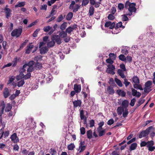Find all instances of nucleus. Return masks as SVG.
<instances>
[{
    "label": "nucleus",
    "instance_id": "nucleus-1",
    "mask_svg": "<svg viewBox=\"0 0 155 155\" xmlns=\"http://www.w3.org/2000/svg\"><path fill=\"white\" fill-rule=\"evenodd\" d=\"M136 4L135 3H130L129 1H127L125 4V8H128L129 13L127 14V15L131 16L132 15L133 12H135L137 9L135 7Z\"/></svg>",
    "mask_w": 155,
    "mask_h": 155
},
{
    "label": "nucleus",
    "instance_id": "nucleus-2",
    "mask_svg": "<svg viewBox=\"0 0 155 155\" xmlns=\"http://www.w3.org/2000/svg\"><path fill=\"white\" fill-rule=\"evenodd\" d=\"M154 128L152 126H151L147 128L146 130L141 131L139 136V138H141L143 137H146L148 135L149 133L151 132L152 130H153Z\"/></svg>",
    "mask_w": 155,
    "mask_h": 155
},
{
    "label": "nucleus",
    "instance_id": "nucleus-3",
    "mask_svg": "<svg viewBox=\"0 0 155 155\" xmlns=\"http://www.w3.org/2000/svg\"><path fill=\"white\" fill-rule=\"evenodd\" d=\"M75 3V2L74 1H72L69 7V9H73V12H74L78 11L80 8V6L76 4L74 8L73 7Z\"/></svg>",
    "mask_w": 155,
    "mask_h": 155
},
{
    "label": "nucleus",
    "instance_id": "nucleus-4",
    "mask_svg": "<svg viewBox=\"0 0 155 155\" xmlns=\"http://www.w3.org/2000/svg\"><path fill=\"white\" fill-rule=\"evenodd\" d=\"M22 30L21 29L14 30L11 33V35L13 37H19L21 35Z\"/></svg>",
    "mask_w": 155,
    "mask_h": 155
},
{
    "label": "nucleus",
    "instance_id": "nucleus-5",
    "mask_svg": "<svg viewBox=\"0 0 155 155\" xmlns=\"http://www.w3.org/2000/svg\"><path fill=\"white\" fill-rule=\"evenodd\" d=\"M108 68L106 70V72L107 73L114 75L115 74V72L114 71L115 69V66L112 65H109L108 66Z\"/></svg>",
    "mask_w": 155,
    "mask_h": 155
},
{
    "label": "nucleus",
    "instance_id": "nucleus-6",
    "mask_svg": "<svg viewBox=\"0 0 155 155\" xmlns=\"http://www.w3.org/2000/svg\"><path fill=\"white\" fill-rule=\"evenodd\" d=\"M52 40L57 43L58 44L60 45L61 43L60 37L59 35H53L51 38Z\"/></svg>",
    "mask_w": 155,
    "mask_h": 155
},
{
    "label": "nucleus",
    "instance_id": "nucleus-7",
    "mask_svg": "<svg viewBox=\"0 0 155 155\" xmlns=\"http://www.w3.org/2000/svg\"><path fill=\"white\" fill-rule=\"evenodd\" d=\"M23 78H24L25 79H28L29 78L28 74H27L25 76L24 74L23 73H20V74L16 77V79L17 81H18L22 79Z\"/></svg>",
    "mask_w": 155,
    "mask_h": 155
},
{
    "label": "nucleus",
    "instance_id": "nucleus-8",
    "mask_svg": "<svg viewBox=\"0 0 155 155\" xmlns=\"http://www.w3.org/2000/svg\"><path fill=\"white\" fill-rule=\"evenodd\" d=\"M115 25L114 22L112 23L111 21H108L105 23L104 26L106 27H109L110 29H112L115 27Z\"/></svg>",
    "mask_w": 155,
    "mask_h": 155
},
{
    "label": "nucleus",
    "instance_id": "nucleus-9",
    "mask_svg": "<svg viewBox=\"0 0 155 155\" xmlns=\"http://www.w3.org/2000/svg\"><path fill=\"white\" fill-rule=\"evenodd\" d=\"M11 140L14 143H16L19 141L18 137H17V134L16 133H14L11 135L10 137Z\"/></svg>",
    "mask_w": 155,
    "mask_h": 155
},
{
    "label": "nucleus",
    "instance_id": "nucleus-10",
    "mask_svg": "<svg viewBox=\"0 0 155 155\" xmlns=\"http://www.w3.org/2000/svg\"><path fill=\"white\" fill-rule=\"evenodd\" d=\"M131 89L132 94L133 96L137 97H139L140 96L141 94L140 92L137 91L136 90L133 88H132Z\"/></svg>",
    "mask_w": 155,
    "mask_h": 155
},
{
    "label": "nucleus",
    "instance_id": "nucleus-11",
    "mask_svg": "<svg viewBox=\"0 0 155 155\" xmlns=\"http://www.w3.org/2000/svg\"><path fill=\"white\" fill-rule=\"evenodd\" d=\"M4 10L6 14V17L8 19L11 16V10L10 8H5Z\"/></svg>",
    "mask_w": 155,
    "mask_h": 155
},
{
    "label": "nucleus",
    "instance_id": "nucleus-12",
    "mask_svg": "<svg viewBox=\"0 0 155 155\" xmlns=\"http://www.w3.org/2000/svg\"><path fill=\"white\" fill-rule=\"evenodd\" d=\"M3 94L5 98H6L8 97L10 95V93L8 89L5 87L3 92Z\"/></svg>",
    "mask_w": 155,
    "mask_h": 155
},
{
    "label": "nucleus",
    "instance_id": "nucleus-13",
    "mask_svg": "<svg viewBox=\"0 0 155 155\" xmlns=\"http://www.w3.org/2000/svg\"><path fill=\"white\" fill-rule=\"evenodd\" d=\"M74 107H81L82 102L81 100H77L73 101Z\"/></svg>",
    "mask_w": 155,
    "mask_h": 155
},
{
    "label": "nucleus",
    "instance_id": "nucleus-14",
    "mask_svg": "<svg viewBox=\"0 0 155 155\" xmlns=\"http://www.w3.org/2000/svg\"><path fill=\"white\" fill-rule=\"evenodd\" d=\"M106 91L107 93L109 94H113L114 93L113 88L111 86H109L107 87Z\"/></svg>",
    "mask_w": 155,
    "mask_h": 155
},
{
    "label": "nucleus",
    "instance_id": "nucleus-15",
    "mask_svg": "<svg viewBox=\"0 0 155 155\" xmlns=\"http://www.w3.org/2000/svg\"><path fill=\"white\" fill-rule=\"evenodd\" d=\"M74 90L77 93L80 92L81 90V86L80 84L77 85L76 84L74 85Z\"/></svg>",
    "mask_w": 155,
    "mask_h": 155
},
{
    "label": "nucleus",
    "instance_id": "nucleus-16",
    "mask_svg": "<svg viewBox=\"0 0 155 155\" xmlns=\"http://www.w3.org/2000/svg\"><path fill=\"white\" fill-rule=\"evenodd\" d=\"M129 101L127 100H125L123 101L122 103V107L124 109H127V108L129 105Z\"/></svg>",
    "mask_w": 155,
    "mask_h": 155
},
{
    "label": "nucleus",
    "instance_id": "nucleus-17",
    "mask_svg": "<svg viewBox=\"0 0 155 155\" xmlns=\"http://www.w3.org/2000/svg\"><path fill=\"white\" fill-rule=\"evenodd\" d=\"M58 32L59 33V36L61 38H64L67 36V34L66 31H65L63 30H61L59 31Z\"/></svg>",
    "mask_w": 155,
    "mask_h": 155
},
{
    "label": "nucleus",
    "instance_id": "nucleus-18",
    "mask_svg": "<svg viewBox=\"0 0 155 155\" xmlns=\"http://www.w3.org/2000/svg\"><path fill=\"white\" fill-rule=\"evenodd\" d=\"M48 51V48L46 46L40 49V53L42 54L47 53Z\"/></svg>",
    "mask_w": 155,
    "mask_h": 155
},
{
    "label": "nucleus",
    "instance_id": "nucleus-19",
    "mask_svg": "<svg viewBox=\"0 0 155 155\" xmlns=\"http://www.w3.org/2000/svg\"><path fill=\"white\" fill-rule=\"evenodd\" d=\"M117 93L119 96H121L122 97H124L125 96L126 93L124 91L121 89H118L117 91Z\"/></svg>",
    "mask_w": 155,
    "mask_h": 155
},
{
    "label": "nucleus",
    "instance_id": "nucleus-20",
    "mask_svg": "<svg viewBox=\"0 0 155 155\" xmlns=\"http://www.w3.org/2000/svg\"><path fill=\"white\" fill-rule=\"evenodd\" d=\"M73 13L72 12H69L66 15V18L68 21H70L71 19L73 17Z\"/></svg>",
    "mask_w": 155,
    "mask_h": 155
},
{
    "label": "nucleus",
    "instance_id": "nucleus-21",
    "mask_svg": "<svg viewBox=\"0 0 155 155\" xmlns=\"http://www.w3.org/2000/svg\"><path fill=\"white\" fill-rule=\"evenodd\" d=\"M124 109L122 107H118L117 109V112L118 115H121L124 111Z\"/></svg>",
    "mask_w": 155,
    "mask_h": 155
},
{
    "label": "nucleus",
    "instance_id": "nucleus-22",
    "mask_svg": "<svg viewBox=\"0 0 155 155\" xmlns=\"http://www.w3.org/2000/svg\"><path fill=\"white\" fill-rule=\"evenodd\" d=\"M35 64V62L33 61H30V72H31L35 69V67H33L32 66Z\"/></svg>",
    "mask_w": 155,
    "mask_h": 155
},
{
    "label": "nucleus",
    "instance_id": "nucleus-23",
    "mask_svg": "<svg viewBox=\"0 0 155 155\" xmlns=\"http://www.w3.org/2000/svg\"><path fill=\"white\" fill-rule=\"evenodd\" d=\"M94 9L92 6H91L89 7L88 14L90 16L93 15L94 14Z\"/></svg>",
    "mask_w": 155,
    "mask_h": 155
},
{
    "label": "nucleus",
    "instance_id": "nucleus-24",
    "mask_svg": "<svg viewBox=\"0 0 155 155\" xmlns=\"http://www.w3.org/2000/svg\"><path fill=\"white\" fill-rule=\"evenodd\" d=\"M58 25L56 24H55L53 26V28H52L51 30L48 33V34L50 35H51L53 33V32L56 29Z\"/></svg>",
    "mask_w": 155,
    "mask_h": 155
},
{
    "label": "nucleus",
    "instance_id": "nucleus-25",
    "mask_svg": "<svg viewBox=\"0 0 155 155\" xmlns=\"http://www.w3.org/2000/svg\"><path fill=\"white\" fill-rule=\"evenodd\" d=\"M42 67L41 64L38 62H37L35 65V68L37 70L40 69Z\"/></svg>",
    "mask_w": 155,
    "mask_h": 155
},
{
    "label": "nucleus",
    "instance_id": "nucleus-26",
    "mask_svg": "<svg viewBox=\"0 0 155 155\" xmlns=\"http://www.w3.org/2000/svg\"><path fill=\"white\" fill-rule=\"evenodd\" d=\"M133 81L135 83L139 84L140 80L136 76H134L132 78Z\"/></svg>",
    "mask_w": 155,
    "mask_h": 155
},
{
    "label": "nucleus",
    "instance_id": "nucleus-27",
    "mask_svg": "<svg viewBox=\"0 0 155 155\" xmlns=\"http://www.w3.org/2000/svg\"><path fill=\"white\" fill-rule=\"evenodd\" d=\"M123 70L122 71L121 69H119L117 71V73L122 78H125V75L123 72Z\"/></svg>",
    "mask_w": 155,
    "mask_h": 155
},
{
    "label": "nucleus",
    "instance_id": "nucleus-28",
    "mask_svg": "<svg viewBox=\"0 0 155 155\" xmlns=\"http://www.w3.org/2000/svg\"><path fill=\"white\" fill-rule=\"evenodd\" d=\"M87 136L89 139H90L92 137V131L91 130L87 131Z\"/></svg>",
    "mask_w": 155,
    "mask_h": 155
},
{
    "label": "nucleus",
    "instance_id": "nucleus-29",
    "mask_svg": "<svg viewBox=\"0 0 155 155\" xmlns=\"http://www.w3.org/2000/svg\"><path fill=\"white\" fill-rule=\"evenodd\" d=\"M67 22H64L63 23H62L61 25L60 26V28L61 30H62V31L65 30L66 29V28L67 26Z\"/></svg>",
    "mask_w": 155,
    "mask_h": 155
},
{
    "label": "nucleus",
    "instance_id": "nucleus-30",
    "mask_svg": "<svg viewBox=\"0 0 155 155\" xmlns=\"http://www.w3.org/2000/svg\"><path fill=\"white\" fill-rule=\"evenodd\" d=\"M55 42L53 40H52V41L48 43L47 46L49 48H51L53 47L55 45Z\"/></svg>",
    "mask_w": 155,
    "mask_h": 155
},
{
    "label": "nucleus",
    "instance_id": "nucleus-31",
    "mask_svg": "<svg viewBox=\"0 0 155 155\" xmlns=\"http://www.w3.org/2000/svg\"><path fill=\"white\" fill-rule=\"evenodd\" d=\"M1 105L2 106V107L0 115H1V116H2V115L4 113V110L5 107V105L4 101H2L1 103Z\"/></svg>",
    "mask_w": 155,
    "mask_h": 155
},
{
    "label": "nucleus",
    "instance_id": "nucleus-32",
    "mask_svg": "<svg viewBox=\"0 0 155 155\" xmlns=\"http://www.w3.org/2000/svg\"><path fill=\"white\" fill-rule=\"evenodd\" d=\"M154 144V142L153 140H150L148 141L147 143L146 147L148 148L149 147L153 146Z\"/></svg>",
    "mask_w": 155,
    "mask_h": 155
},
{
    "label": "nucleus",
    "instance_id": "nucleus-33",
    "mask_svg": "<svg viewBox=\"0 0 155 155\" xmlns=\"http://www.w3.org/2000/svg\"><path fill=\"white\" fill-rule=\"evenodd\" d=\"M137 144L136 143H132L130 147V150H135L137 147Z\"/></svg>",
    "mask_w": 155,
    "mask_h": 155
},
{
    "label": "nucleus",
    "instance_id": "nucleus-34",
    "mask_svg": "<svg viewBox=\"0 0 155 155\" xmlns=\"http://www.w3.org/2000/svg\"><path fill=\"white\" fill-rule=\"evenodd\" d=\"M42 56L41 55H39L35 57L34 58V60L37 62L38 61H40L42 60Z\"/></svg>",
    "mask_w": 155,
    "mask_h": 155
},
{
    "label": "nucleus",
    "instance_id": "nucleus-35",
    "mask_svg": "<svg viewBox=\"0 0 155 155\" xmlns=\"http://www.w3.org/2000/svg\"><path fill=\"white\" fill-rule=\"evenodd\" d=\"M152 82L151 81H149L145 83V87L151 88Z\"/></svg>",
    "mask_w": 155,
    "mask_h": 155
},
{
    "label": "nucleus",
    "instance_id": "nucleus-36",
    "mask_svg": "<svg viewBox=\"0 0 155 155\" xmlns=\"http://www.w3.org/2000/svg\"><path fill=\"white\" fill-rule=\"evenodd\" d=\"M52 28V27H51L50 25H48L46 26L43 29L44 31L45 32H48L49 31L51 30Z\"/></svg>",
    "mask_w": 155,
    "mask_h": 155
},
{
    "label": "nucleus",
    "instance_id": "nucleus-37",
    "mask_svg": "<svg viewBox=\"0 0 155 155\" xmlns=\"http://www.w3.org/2000/svg\"><path fill=\"white\" fill-rule=\"evenodd\" d=\"M115 81L117 84L120 87H122L123 86L120 80L116 78H115Z\"/></svg>",
    "mask_w": 155,
    "mask_h": 155
},
{
    "label": "nucleus",
    "instance_id": "nucleus-38",
    "mask_svg": "<svg viewBox=\"0 0 155 155\" xmlns=\"http://www.w3.org/2000/svg\"><path fill=\"white\" fill-rule=\"evenodd\" d=\"M120 27L124 28L125 27L122 25V23L121 22H119L117 24L116 27H115V28L117 29Z\"/></svg>",
    "mask_w": 155,
    "mask_h": 155
},
{
    "label": "nucleus",
    "instance_id": "nucleus-39",
    "mask_svg": "<svg viewBox=\"0 0 155 155\" xmlns=\"http://www.w3.org/2000/svg\"><path fill=\"white\" fill-rule=\"evenodd\" d=\"M75 145L74 143H71L68 146V149L69 150H72L75 148Z\"/></svg>",
    "mask_w": 155,
    "mask_h": 155
},
{
    "label": "nucleus",
    "instance_id": "nucleus-40",
    "mask_svg": "<svg viewBox=\"0 0 155 155\" xmlns=\"http://www.w3.org/2000/svg\"><path fill=\"white\" fill-rule=\"evenodd\" d=\"M12 108V105L10 103H8L5 109V110L6 111L9 112L10 111Z\"/></svg>",
    "mask_w": 155,
    "mask_h": 155
},
{
    "label": "nucleus",
    "instance_id": "nucleus-41",
    "mask_svg": "<svg viewBox=\"0 0 155 155\" xmlns=\"http://www.w3.org/2000/svg\"><path fill=\"white\" fill-rule=\"evenodd\" d=\"M98 133L99 136V137H101L104 135L105 134L106 130L105 129H104L102 130H101L98 132Z\"/></svg>",
    "mask_w": 155,
    "mask_h": 155
},
{
    "label": "nucleus",
    "instance_id": "nucleus-42",
    "mask_svg": "<svg viewBox=\"0 0 155 155\" xmlns=\"http://www.w3.org/2000/svg\"><path fill=\"white\" fill-rule=\"evenodd\" d=\"M80 117L81 120L84 119L85 117L84 115V110H80Z\"/></svg>",
    "mask_w": 155,
    "mask_h": 155
},
{
    "label": "nucleus",
    "instance_id": "nucleus-43",
    "mask_svg": "<svg viewBox=\"0 0 155 155\" xmlns=\"http://www.w3.org/2000/svg\"><path fill=\"white\" fill-rule=\"evenodd\" d=\"M120 60L122 61H126V58L125 56L122 54H121L120 55L118 56Z\"/></svg>",
    "mask_w": 155,
    "mask_h": 155
},
{
    "label": "nucleus",
    "instance_id": "nucleus-44",
    "mask_svg": "<svg viewBox=\"0 0 155 155\" xmlns=\"http://www.w3.org/2000/svg\"><path fill=\"white\" fill-rule=\"evenodd\" d=\"M31 128L32 129L35 128L36 127V123L35 122H33L34 120L32 118H31Z\"/></svg>",
    "mask_w": 155,
    "mask_h": 155
},
{
    "label": "nucleus",
    "instance_id": "nucleus-45",
    "mask_svg": "<svg viewBox=\"0 0 155 155\" xmlns=\"http://www.w3.org/2000/svg\"><path fill=\"white\" fill-rule=\"evenodd\" d=\"M109 58L112 60H115L116 58V55L113 53H110L109 54Z\"/></svg>",
    "mask_w": 155,
    "mask_h": 155
},
{
    "label": "nucleus",
    "instance_id": "nucleus-46",
    "mask_svg": "<svg viewBox=\"0 0 155 155\" xmlns=\"http://www.w3.org/2000/svg\"><path fill=\"white\" fill-rule=\"evenodd\" d=\"M127 15H122V20L123 21H127L128 20V18L127 16Z\"/></svg>",
    "mask_w": 155,
    "mask_h": 155
},
{
    "label": "nucleus",
    "instance_id": "nucleus-47",
    "mask_svg": "<svg viewBox=\"0 0 155 155\" xmlns=\"http://www.w3.org/2000/svg\"><path fill=\"white\" fill-rule=\"evenodd\" d=\"M124 5L122 3H120L118 4V8L119 10L120 11L122 10L124 8Z\"/></svg>",
    "mask_w": 155,
    "mask_h": 155
},
{
    "label": "nucleus",
    "instance_id": "nucleus-48",
    "mask_svg": "<svg viewBox=\"0 0 155 155\" xmlns=\"http://www.w3.org/2000/svg\"><path fill=\"white\" fill-rule=\"evenodd\" d=\"M128 109H125L123 114V116L124 117H126L127 116L128 114Z\"/></svg>",
    "mask_w": 155,
    "mask_h": 155
},
{
    "label": "nucleus",
    "instance_id": "nucleus-49",
    "mask_svg": "<svg viewBox=\"0 0 155 155\" xmlns=\"http://www.w3.org/2000/svg\"><path fill=\"white\" fill-rule=\"evenodd\" d=\"M25 3L23 2H19L17 4L15 5V7H22L25 5Z\"/></svg>",
    "mask_w": 155,
    "mask_h": 155
},
{
    "label": "nucleus",
    "instance_id": "nucleus-50",
    "mask_svg": "<svg viewBox=\"0 0 155 155\" xmlns=\"http://www.w3.org/2000/svg\"><path fill=\"white\" fill-rule=\"evenodd\" d=\"M73 29L71 27H69L66 29V32L68 34H70L73 31Z\"/></svg>",
    "mask_w": 155,
    "mask_h": 155
},
{
    "label": "nucleus",
    "instance_id": "nucleus-51",
    "mask_svg": "<svg viewBox=\"0 0 155 155\" xmlns=\"http://www.w3.org/2000/svg\"><path fill=\"white\" fill-rule=\"evenodd\" d=\"M63 18H63L62 15L61 14L57 18L56 20L57 22H60L63 20Z\"/></svg>",
    "mask_w": 155,
    "mask_h": 155
},
{
    "label": "nucleus",
    "instance_id": "nucleus-52",
    "mask_svg": "<svg viewBox=\"0 0 155 155\" xmlns=\"http://www.w3.org/2000/svg\"><path fill=\"white\" fill-rule=\"evenodd\" d=\"M150 88H151L145 87L144 89V92L147 94H148L151 91Z\"/></svg>",
    "mask_w": 155,
    "mask_h": 155
},
{
    "label": "nucleus",
    "instance_id": "nucleus-53",
    "mask_svg": "<svg viewBox=\"0 0 155 155\" xmlns=\"http://www.w3.org/2000/svg\"><path fill=\"white\" fill-rule=\"evenodd\" d=\"M86 147L85 146H81V147L80 146H79V149L78 150H79V149H80V150L79 151V153H81V152L84 151Z\"/></svg>",
    "mask_w": 155,
    "mask_h": 155
},
{
    "label": "nucleus",
    "instance_id": "nucleus-54",
    "mask_svg": "<svg viewBox=\"0 0 155 155\" xmlns=\"http://www.w3.org/2000/svg\"><path fill=\"white\" fill-rule=\"evenodd\" d=\"M40 29L39 28L37 29L34 32L33 34V36L34 37H36L37 36V35L40 31Z\"/></svg>",
    "mask_w": 155,
    "mask_h": 155
},
{
    "label": "nucleus",
    "instance_id": "nucleus-55",
    "mask_svg": "<svg viewBox=\"0 0 155 155\" xmlns=\"http://www.w3.org/2000/svg\"><path fill=\"white\" fill-rule=\"evenodd\" d=\"M114 122V120L112 118L110 119L107 122V124L108 125H111L113 124Z\"/></svg>",
    "mask_w": 155,
    "mask_h": 155
},
{
    "label": "nucleus",
    "instance_id": "nucleus-56",
    "mask_svg": "<svg viewBox=\"0 0 155 155\" xmlns=\"http://www.w3.org/2000/svg\"><path fill=\"white\" fill-rule=\"evenodd\" d=\"M24 80H21L18 82L17 85L18 87H21L24 84Z\"/></svg>",
    "mask_w": 155,
    "mask_h": 155
},
{
    "label": "nucleus",
    "instance_id": "nucleus-57",
    "mask_svg": "<svg viewBox=\"0 0 155 155\" xmlns=\"http://www.w3.org/2000/svg\"><path fill=\"white\" fill-rule=\"evenodd\" d=\"M89 0H83L82 5L83 6H86L89 2Z\"/></svg>",
    "mask_w": 155,
    "mask_h": 155
},
{
    "label": "nucleus",
    "instance_id": "nucleus-58",
    "mask_svg": "<svg viewBox=\"0 0 155 155\" xmlns=\"http://www.w3.org/2000/svg\"><path fill=\"white\" fill-rule=\"evenodd\" d=\"M120 68L123 70L124 71H126V69L125 67V66L124 64L122 63L120 64Z\"/></svg>",
    "mask_w": 155,
    "mask_h": 155
},
{
    "label": "nucleus",
    "instance_id": "nucleus-59",
    "mask_svg": "<svg viewBox=\"0 0 155 155\" xmlns=\"http://www.w3.org/2000/svg\"><path fill=\"white\" fill-rule=\"evenodd\" d=\"M126 58V62H128L129 63H130L132 61V58L131 56L128 55L127 56Z\"/></svg>",
    "mask_w": 155,
    "mask_h": 155
},
{
    "label": "nucleus",
    "instance_id": "nucleus-60",
    "mask_svg": "<svg viewBox=\"0 0 155 155\" xmlns=\"http://www.w3.org/2000/svg\"><path fill=\"white\" fill-rule=\"evenodd\" d=\"M80 130L81 134L82 135H84L85 134L86 132L85 129L84 127H81L80 129Z\"/></svg>",
    "mask_w": 155,
    "mask_h": 155
},
{
    "label": "nucleus",
    "instance_id": "nucleus-61",
    "mask_svg": "<svg viewBox=\"0 0 155 155\" xmlns=\"http://www.w3.org/2000/svg\"><path fill=\"white\" fill-rule=\"evenodd\" d=\"M113 15H114L112 14H109L108 16H107V18L108 19L111 20H114L115 18V17Z\"/></svg>",
    "mask_w": 155,
    "mask_h": 155
},
{
    "label": "nucleus",
    "instance_id": "nucleus-62",
    "mask_svg": "<svg viewBox=\"0 0 155 155\" xmlns=\"http://www.w3.org/2000/svg\"><path fill=\"white\" fill-rule=\"evenodd\" d=\"M136 101V99L135 98H133L131 100L130 102V105L131 106H133L135 104Z\"/></svg>",
    "mask_w": 155,
    "mask_h": 155
},
{
    "label": "nucleus",
    "instance_id": "nucleus-63",
    "mask_svg": "<svg viewBox=\"0 0 155 155\" xmlns=\"http://www.w3.org/2000/svg\"><path fill=\"white\" fill-rule=\"evenodd\" d=\"M90 126L91 127H92L94 126V121L93 120H91L89 121Z\"/></svg>",
    "mask_w": 155,
    "mask_h": 155
},
{
    "label": "nucleus",
    "instance_id": "nucleus-64",
    "mask_svg": "<svg viewBox=\"0 0 155 155\" xmlns=\"http://www.w3.org/2000/svg\"><path fill=\"white\" fill-rule=\"evenodd\" d=\"M124 81V84H125L126 87H127L128 86L130 83L129 82L126 78L125 79Z\"/></svg>",
    "mask_w": 155,
    "mask_h": 155
}]
</instances>
